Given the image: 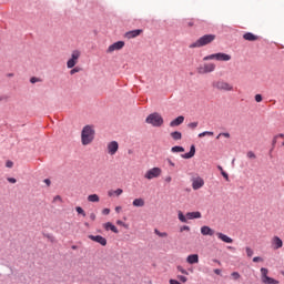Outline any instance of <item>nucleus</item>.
<instances>
[{
	"label": "nucleus",
	"mask_w": 284,
	"mask_h": 284,
	"mask_svg": "<svg viewBox=\"0 0 284 284\" xmlns=\"http://www.w3.org/2000/svg\"><path fill=\"white\" fill-rule=\"evenodd\" d=\"M97 134V131L92 129V126L87 125L81 131V143L82 145H90L94 141V136Z\"/></svg>",
	"instance_id": "f257e3e1"
},
{
	"label": "nucleus",
	"mask_w": 284,
	"mask_h": 284,
	"mask_svg": "<svg viewBox=\"0 0 284 284\" xmlns=\"http://www.w3.org/2000/svg\"><path fill=\"white\" fill-rule=\"evenodd\" d=\"M216 40V34H204L202 36L199 40L195 42L191 43L189 48L194 49V48H203L205 45H210L213 41Z\"/></svg>",
	"instance_id": "f03ea898"
},
{
	"label": "nucleus",
	"mask_w": 284,
	"mask_h": 284,
	"mask_svg": "<svg viewBox=\"0 0 284 284\" xmlns=\"http://www.w3.org/2000/svg\"><path fill=\"white\" fill-rule=\"evenodd\" d=\"M145 123H149V125H153V128H161V125H163V116H161L156 112L151 113L146 116Z\"/></svg>",
	"instance_id": "7ed1b4c3"
},
{
	"label": "nucleus",
	"mask_w": 284,
	"mask_h": 284,
	"mask_svg": "<svg viewBox=\"0 0 284 284\" xmlns=\"http://www.w3.org/2000/svg\"><path fill=\"white\" fill-rule=\"evenodd\" d=\"M213 88H215V90H220L221 92H232V90H234V87L231 83L223 80L213 82Z\"/></svg>",
	"instance_id": "20e7f679"
},
{
	"label": "nucleus",
	"mask_w": 284,
	"mask_h": 284,
	"mask_svg": "<svg viewBox=\"0 0 284 284\" xmlns=\"http://www.w3.org/2000/svg\"><path fill=\"white\" fill-rule=\"evenodd\" d=\"M261 272V281L264 284H278V280H275L273 277L267 276L270 274V270H267L266 267H262L260 270Z\"/></svg>",
	"instance_id": "39448f33"
},
{
	"label": "nucleus",
	"mask_w": 284,
	"mask_h": 284,
	"mask_svg": "<svg viewBox=\"0 0 284 284\" xmlns=\"http://www.w3.org/2000/svg\"><path fill=\"white\" fill-rule=\"evenodd\" d=\"M80 58H81V51L73 50L71 53V59H69L67 62V68H69V70H72V68H74V65L79 63Z\"/></svg>",
	"instance_id": "423d86ee"
},
{
	"label": "nucleus",
	"mask_w": 284,
	"mask_h": 284,
	"mask_svg": "<svg viewBox=\"0 0 284 284\" xmlns=\"http://www.w3.org/2000/svg\"><path fill=\"white\" fill-rule=\"evenodd\" d=\"M161 168H153L145 172L144 179H148V181H152V179H159L162 174Z\"/></svg>",
	"instance_id": "0eeeda50"
},
{
	"label": "nucleus",
	"mask_w": 284,
	"mask_h": 284,
	"mask_svg": "<svg viewBox=\"0 0 284 284\" xmlns=\"http://www.w3.org/2000/svg\"><path fill=\"white\" fill-rule=\"evenodd\" d=\"M216 70V64L214 63H205L203 67L197 69L199 74H207L210 72H214Z\"/></svg>",
	"instance_id": "6e6552de"
},
{
	"label": "nucleus",
	"mask_w": 284,
	"mask_h": 284,
	"mask_svg": "<svg viewBox=\"0 0 284 284\" xmlns=\"http://www.w3.org/2000/svg\"><path fill=\"white\" fill-rule=\"evenodd\" d=\"M106 150H108V154H110V156H114V154H116V152H119V142L111 141L106 145Z\"/></svg>",
	"instance_id": "1a4fd4ad"
},
{
	"label": "nucleus",
	"mask_w": 284,
	"mask_h": 284,
	"mask_svg": "<svg viewBox=\"0 0 284 284\" xmlns=\"http://www.w3.org/2000/svg\"><path fill=\"white\" fill-rule=\"evenodd\" d=\"M124 47H125V42L124 41H118V42L109 45L106 52L109 54H112V52H115L116 50H123Z\"/></svg>",
	"instance_id": "9d476101"
},
{
	"label": "nucleus",
	"mask_w": 284,
	"mask_h": 284,
	"mask_svg": "<svg viewBox=\"0 0 284 284\" xmlns=\"http://www.w3.org/2000/svg\"><path fill=\"white\" fill-rule=\"evenodd\" d=\"M203 185H205V181L203 180V178L197 176V178L192 179L193 190H201V187H203Z\"/></svg>",
	"instance_id": "9b49d317"
},
{
	"label": "nucleus",
	"mask_w": 284,
	"mask_h": 284,
	"mask_svg": "<svg viewBox=\"0 0 284 284\" xmlns=\"http://www.w3.org/2000/svg\"><path fill=\"white\" fill-rule=\"evenodd\" d=\"M90 241H93L94 243H99L103 247L108 245V240L101 235H89Z\"/></svg>",
	"instance_id": "f8f14e48"
},
{
	"label": "nucleus",
	"mask_w": 284,
	"mask_h": 284,
	"mask_svg": "<svg viewBox=\"0 0 284 284\" xmlns=\"http://www.w3.org/2000/svg\"><path fill=\"white\" fill-rule=\"evenodd\" d=\"M271 245L274 250H281V247H283V240L275 235L271 240Z\"/></svg>",
	"instance_id": "ddd939ff"
},
{
	"label": "nucleus",
	"mask_w": 284,
	"mask_h": 284,
	"mask_svg": "<svg viewBox=\"0 0 284 284\" xmlns=\"http://www.w3.org/2000/svg\"><path fill=\"white\" fill-rule=\"evenodd\" d=\"M140 34H143V30L142 29H135L132 31H128L124 37L125 39H136V37H140Z\"/></svg>",
	"instance_id": "4468645a"
},
{
	"label": "nucleus",
	"mask_w": 284,
	"mask_h": 284,
	"mask_svg": "<svg viewBox=\"0 0 284 284\" xmlns=\"http://www.w3.org/2000/svg\"><path fill=\"white\" fill-rule=\"evenodd\" d=\"M183 121H185V116L180 115L170 122V128H178V125H181Z\"/></svg>",
	"instance_id": "2eb2a0df"
},
{
	"label": "nucleus",
	"mask_w": 284,
	"mask_h": 284,
	"mask_svg": "<svg viewBox=\"0 0 284 284\" xmlns=\"http://www.w3.org/2000/svg\"><path fill=\"white\" fill-rule=\"evenodd\" d=\"M103 227L106 232H113L114 234H119V229H116L114 226V224H112V222H106L103 224Z\"/></svg>",
	"instance_id": "dca6fc26"
},
{
	"label": "nucleus",
	"mask_w": 284,
	"mask_h": 284,
	"mask_svg": "<svg viewBox=\"0 0 284 284\" xmlns=\"http://www.w3.org/2000/svg\"><path fill=\"white\" fill-rule=\"evenodd\" d=\"M201 234L203 236H214V230H212L210 226H202Z\"/></svg>",
	"instance_id": "f3484780"
},
{
	"label": "nucleus",
	"mask_w": 284,
	"mask_h": 284,
	"mask_svg": "<svg viewBox=\"0 0 284 284\" xmlns=\"http://www.w3.org/2000/svg\"><path fill=\"white\" fill-rule=\"evenodd\" d=\"M243 39L245 41H258V36L252 33V32H246L243 34Z\"/></svg>",
	"instance_id": "a211bd4d"
},
{
	"label": "nucleus",
	"mask_w": 284,
	"mask_h": 284,
	"mask_svg": "<svg viewBox=\"0 0 284 284\" xmlns=\"http://www.w3.org/2000/svg\"><path fill=\"white\" fill-rule=\"evenodd\" d=\"M217 239H220V241H223V243H234V240H232V237L223 234V233H216Z\"/></svg>",
	"instance_id": "6ab92c4d"
},
{
	"label": "nucleus",
	"mask_w": 284,
	"mask_h": 284,
	"mask_svg": "<svg viewBox=\"0 0 284 284\" xmlns=\"http://www.w3.org/2000/svg\"><path fill=\"white\" fill-rule=\"evenodd\" d=\"M186 263H189L190 265H194L196 263H199V254H191L186 257Z\"/></svg>",
	"instance_id": "aec40b11"
},
{
	"label": "nucleus",
	"mask_w": 284,
	"mask_h": 284,
	"mask_svg": "<svg viewBox=\"0 0 284 284\" xmlns=\"http://www.w3.org/2000/svg\"><path fill=\"white\" fill-rule=\"evenodd\" d=\"M232 55L227 53H216V61H231Z\"/></svg>",
	"instance_id": "412c9836"
},
{
	"label": "nucleus",
	"mask_w": 284,
	"mask_h": 284,
	"mask_svg": "<svg viewBox=\"0 0 284 284\" xmlns=\"http://www.w3.org/2000/svg\"><path fill=\"white\" fill-rule=\"evenodd\" d=\"M194 154H196V146L191 145L190 152L182 154V159H192L194 156Z\"/></svg>",
	"instance_id": "4be33fe9"
},
{
	"label": "nucleus",
	"mask_w": 284,
	"mask_h": 284,
	"mask_svg": "<svg viewBox=\"0 0 284 284\" xmlns=\"http://www.w3.org/2000/svg\"><path fill=\"white\" fill-rule=\"evenodd\" d=\"M186 219H189V221H192L194 219H201V212H189L186 213Z\"/></svg>",
	"instance_id": "5701e85b"
},
{
	"label": "nucleus",
	"mask_w": 284,
	"mask_h": 284,
	"mask_svg": "<svg viewBox=\"0 0 284 284\" xmlns=\"http://www.w3.org/2000/svg\"><path fill=\"white\" fill-rule=\"evenodd\" d=\"M144 205H145V200H143L142 197L135 199L133 201L134 207H143Z\"/></svg>",
	"instance_id": "b1692460"
},
{
	"label": "nucleus",
	"mask_w": 284,
	"mask_h": 284,
	"mask_svg": "<svg viewBox=\"0 0 284 284\" xmlns=\"http://www.w3.org/2000/svg\"><path fill=\"white\" fill-rule=\"evenodd\" d=\"M171 138L173 141H181V139H183V134L179 131H174L171 133Z\"/></svg>",
	"instance_id": "393cba45"
},
{
	"label": "nucleus",
	"mask_w": 284,
	"mask_h": 284,
	"mask_svg": "<svg viewBox=\"0 0 284 284\" xmlns=\"http://www.w3.org/2000/svg\"><path fill=\"white\" fill-rule=\"evenodd\" d=\"M88 201H89V203H99L100 197L98 194H91L88 196Z\"/></svg>",
	"instance_id": "a878e982"
},
{
	"label": "nucleus",
	"mask_w": 284,
	"mask_h": 284,
	"mask_svg": "<svg viewBox=\"0 0 284 284\" xmlns=\"http://www.w3.org/2000/svg\"><path fill=\"white\" fill-rule=\"evenodd\" d=\"M113 194H115V196H121V194H123V190L122 189H116L115 191H109L108 192V196H112Z\"/></svg>",
	"instance_id": "bb28decb"
},
{
	"label": "nucleus",
	"mask_w": 284,
	"mask_h": 284,
	"mask_svg": "<svg viewBox=\"0 0 284 284\" xmlns=\"http://www.w3.org/2000/svg\"><path fill=\"white\" fill-rule=\"evenodd\" d=\"M154 234H156V236H160V239H168V233L161 232L158 229L154 230Z\"/></svg>",
	"instance_id": "cd10ccee"
},
{
	"label": "nucleus",
	"mask_w": 284,
	"mask_h": 284,
	"mask_svg": "<svg viewBox=\"0 0 284 284\" xmlns=\"http://www.w3.org/2000/svg\"><path fill=\"white\" fill-rule=\"evenodd\" d=\"M178 219L179 221H181V223H187V217H185V215H183V212L179 211L178 213Z\"/></svg>",
	"instance_id": "c85d7f7f"
},
{
	"label": "nucleus",
	"mask_w": 284,
	"mask_h": 284,
	"mask_svg": "<svg viewBox=\"0 0 284 284\" xmlns=\"http://www.w3.org/2000/svg\"><path fill=\"white\" fill-rule=\"evenodd\" d=\"M212 60L216 61V53H213L203 58V61H212Z\"/></svg>",
	"instance_id": "c756f323"
},
{
	"label": "nucleus",
	"mask_w": 284,
	"mask_h": 284,
	"mask_svg": "<svg viewBox=\"0 0 284 284\" xmlns=\"http://www.w3.org/2000/svg\"><path fill=\"white\" fill-rule=\"evenodd\" d=\"M171 152H174V153H176V152H185V149L183 146H173L171 149Z\"/></svg>",
	"instance_id": "7c9ffc66"
},
{
	"label": "nucleus",
	"mask_w": 284,
	"mask_h": 284,
	"mask_svg": "<svg viewBox=\"0 0 284 284\" xmlns=\"http://www.w3.org/2000/svg\"><path fill=\"white\" fill-rule=\"evenodd\" d=\"M52 203H63V197H61V195H55Z\"/></svg>",
	"instance_id": "2f4dec72"
},
{
	"label": "nucleus",
	"mask_w": 284,
	"mask_h": 284,
	"mask_svg": "<svg viewBox=\"0 0 284 284\" xmlns=\"http://www.w3.org/2000/svg\"><path fill=\"white\" fill-rule=\"evenodd\" d=\"M187 128L191 130H196V128H199V122H191L187 124Z\"/></svg>",
	"instance_id": "473e14b6"
},
{
	"label": "nucleus",
	"mask_w": 284,
	"mask_h": 284,
	"mask_svg": "<svg viewBox=\"0 0 284 284\" xmlns=\"http://www.w3.org/2000/svg\"><path fill=\"white\" fill-rule=\"evenodd\" d=\"M75 211L78 212V214L85 216V211L81 206H77Z\"/></svg>",
	"instance_id": "72a5a7b5"
},
{
	"label": "nucleus",
	"mask_w": 284,
	"mask_h": 284,
	"mask_svg": "<svg viewBox=\"0 0 284 284\" xmlns=\"http://www.w3.org/2000/svg\"><path fill=\"white\" fill-rule=\"evenodd\" d=\"M231 276L234 278V281H239V278H241V274L239 272H233Z\"/></svg>",
	"instance_id": "f704fd0d"
},
{
	"label": "nucleus",
	"mask_w": 284,
	"mask_h": 284,
	"mask_svg": "<svg viewBox=\"0 0 284 284\" xmlns=\"http://www.w3.org/2000/svg\"><path fill=\"white\" fill-rule=\"evenodd\" d=\"M246 254L248 257L254 256V251L251 247H246Z\"/></svg>",
	"instance_id": "c9c22d12"
},
{
	"label": "nucleus",
	"mask_w": 284,
	"mask_h": 284,
	"mask_svg": "<svg viewBox=\"0 0 284 284\" xmlns=\"http://www.w3.org/2000/svg\"><path fill=\"white\" fill-rule=\"evenodd\" d=\"M178 280L181 281V283H187V277L183 275H178Z\"/></svg>",
	"instance_id": "e433bc0d"
},
{
	"label": "nucleus",
	"mask_w": 284,
	"mask_h": 284,
	"mask_svg": "<svg viewBox=\"0 0 284 284\" xmlns=\"http://www.w3.org/2000/svg\"><path fill=\"white\" fill-rule=\"evenodd\" d=\"M178 271L181 272V274H185V276H187V274H190L185 271V268H183V266H178Z\"/></svg>",
	"instance_id": "4c0bfd02"
},
{
	"label": "nucleus",
	"mask_w": 284,
	"mask_h": 284,
	"mask_svg": "<svg viewBox=\"0 0 284 284\" xmlns=\"http://www.w3.org/2000/svg\"><path fill=\"white\" fill-rule=\"evenodd\" d=\"M246 156L247 159H256V154H254L252 151H248Z\"/></svg>",
	"instance_id": "58836bf2"
},
{
	"label": "nucleus",
	"mask_w": 284,
	"mask_h": 284,
	"mask_svg": "<svg viewBox=\"0 0 284 284\" xmlns=\"http://www.w3.org/2000/svg\"><path fill=\"white\" fill-rule=\"evenodd\" d=\"M77 72H81V69H80L79 67L73 68V69L70 71V74H77Z\"/></svg>",
	"instance_id": "ea45409f"
},
{
	"label": "nucleus",
	"mask_w": 284,
	"mask_h": 284,
	"mask_svg": "<svg viewBox=\"0 0 284 284\" xmlns=\"http://www.w3.org/2000/svg\"><path fill=\"white\" fill-rule=\"evenodd\" d=\"M255 101H256V103H261V101H263V95L256 94L255 95Z\"/></svg>",
	"instance_id": "a19ab883"
},
{
	"label": "nucleus",
	"mask_w": 284,
	"mask_h": 284,
	"mask_svg": "<svg viewBox=\"0 0 284 284\" xmlns=\"http://www.w3.org/2000/svg\"><path fill=\"white\" fill-rule=\"evenodd\" d=\"M253 263H263V257H258V256L254 257Z\"/></svg>",
	"instance_id": "79ce46f5"
},
{
	"label": "nucleus",
	"mask_w": 284,
	"mask_h": 284,
	"mask_svg": "<svg viewBox=\"0 0 284 284\" xmlns=\"http://www.w3.org/2000/svg\"><path fill=\"white\" fill-rule=\"evenodd\" d=\"M221 174L225 179V181H230V175H227L225 171H222Z\"/></svg>",
	"instance_id": "37998d69"
},
{
	"label": "nucleus",
	"mask_w": 284,
	"mask_h": 284,
	"mask_svg": "<svg viewBox=\"0 0 284 284\" xmlns=\"http://www.w3.org/2000/svg\"><path fill=\"white\" fill-rule=\"evenodd\" d=\"M180 232H190V226L184 225L180 229Z\"/></svg>",
	"instance_id": "c03bdc74"
},
{
	"label": "nucleus",
	"mask_w": 284,
	"mask_h": 284,
	"mask_svg": "<svg viewBox=\"0 0 284 284\" xmlns=\"http://www.w3.org/2000/svg\"><path fill=\"white\" fill-rule=\"evenodd\" d=\"M221 136H225V139H230V133H220L216 139H221Z\"/></svg>",
	"instance_id": "a18cd8bd"
},
{
	"label": "nucleus",
	"mask_w": 284,
	"mask_h": 284,
	"mask_svg": "<svg viewBox=\"0 0 284 284\" xmlns=\"http://www.w3.org/2000/svg\"><path fill=\"white\" fill-rule=\"evenodd\" d=\"M116 225H122V227H128V224H125L123 221L118 220Z\"/></svg>",
	"instance_id": "49530a36"
},
{
	"label": "nucleus",
	"mask_w": 284,
	"mask_h": 284,
	"mask_svg": "<svg viewBox=\"0 0 284 284\" xmlns=\"http://www.w3.org/2000/svg\"><path fill=\"white\" fill-rule=\"evenodd\" d=\"M186 26H187V28L194 27V20H189V21L186 22Z\"/></svg>",
	"instance_id": "de8ad7c7"
},
{
	"label": "nucleus",
	"mask_w": 284,
	"mask_h": 284,
	"mask_svg": "<svg viewBox=\"0 0 284 284\" xmlns=\"http://www.w3.org/2000/svg\"><path fill=\"white\" fill-rule=\"evenodd\" d=\"M204 134L206 136H214V132H212V131H204Z\"/></svg>",
	"instance_id": "09e8293b"
},
{
	"label": "nucleus",
	"mask_w": 284,
	"mask_h": 284,
	"mask_svg": "<svg viewBox=\"0 0 284 284\" xmlns=\"http://www.w3.org/2000/svg\"><path fill=\"white\" fill-rule=\"evenodd\" d=\"M102 214H104L105 216H108V214H110V209H103V210H102Z\"/></svg>",
	"instance_id": "8fccbe9b"
},
{
	"label": "nucleus",
	"mask_w": 284,
	"mask_h": 284,
	"mask_svg": "<svg viewBox=\"0 0 284 284\" xmlns=\"http://www.w3.org/2000/svg\"><path fill=\"white\" fill-rule=\"evenodd\" d=\"M9 183H17V179L14 178H8Z\"/></svg>",
	"instance_id": "3c124183"
},
{
	"label": "nucleus",
	"mask_w": 284,
	"mask_h": 284,
	"mask_svg": "<svg viewBox=\"0 0 284 284\" xmlns=\"http://www.w3.org/2000/svg\"><path fill=\"white\" fill-rule=\"evenodd\" d=\"M38 81H39V78H31V79H30V82H31V83H37Z\"/></svg>",
	"instance_id": "603ef678"
},
{
	"label": "nucleus",
	"mask_w": 284,
	"mask_h": 284,
	"mask_svg": "<svg viewBox=\"0 0 284 284\" xmlns=\"http://www.w3.org/2000/svg\"><path fill=\"white\" fill-rule=\"evenodd\" d=\"M165 182H166V183H172V176H166V178H165Z\"/></svg>",
	"instance_id": "864d4df0"
},
{
	"label": "nucleus",
	"mask_w": 284,
	"mask_h": 284,
	"mask_svg": "<svg viewBox=\"0 0 284 284\" xmlns=\"http://www.w3.org/2000/svg\"><path fill=\"white\" fill-rule=\"evenodd\" d=\"M90 219H91V221H95L97 215H95L94 213H91V214H90Z\"/></svg>",
	"instance_id": "5fc2aeb1"
},
{
	"label": "nucleus",
	"mask_w": 284,
	"mask_h": 284,
	"mask_svg": "<svg viewBox=\"0 0 284 284\" xmlns=\"http://www.w3.org/2000/svg\"><path fill=\"white\" fill-rule=\"evenodd\" d=\"M214 274H216L217 276L221 275V270L220 268H215L214 270Z\"/></svg>",
	"instance_id": "6e6d98bb"
},
{
	"label": "nucleus",
	"mask_w": 284,
	"mask_h": 284,
	"mask_svg": "<svg viewBox=\"0 0 284 284\" xmlns=\"http://www.w3.org/2000/svg\"><path fill=\"white\" fill-rule=\"evenodd\" d=\"M44 183H45V185H48V187H50V184H51L50 179H45Z\"/></svg>",
	"instance_id": "4d7b16f0"
},
{
	"label": "nucleus",
	"mask_w": 284,
	"mask_h": 284,
	"mask_svg": "<svg viewBox=\"0 0 284 284\" xmlns=\"http://www.w3.org/2000/svg\"><path fill=\"white\" fill-rule=\"evenodd\" d=\"M12 165H14V163H12V161H8V162H7V166H8V168H12Z\"/></svg>",
	"instance_id": "13d9d810"
},
{
	"label": "nucleus",
	"mask_w": 284,
	"mask_h": 284,
	"mask_svg": "<svg viewBox=\"0 0 284 284\" xmlns=\"http://www.w3.org/2000/svg\"><path fill=\"white\" fill-rule=\"evenodd\" d=\"M168 163H169V165H171V168H174V162H172V160H168Z\"/></svg>",
	"instance_id": "bf43d9fd"
},
{
	"label": "nucleus",
	"mask_w": 284,
	"mask_h": 284,
	"mask_svg": "<svg viewBox=\"0 0 284 284\" xmlns=\"http://www.w3.org/2000/svg\"><path fill=\"white\" fill-rule=\"evenodd\" d=\"M122 207L121 206H116L115 207V212L119 214V212H121Z\"/></svg>",
	"instance_id": "052dcab7"
},
{
	"label": "nucleus",
	"mask_w": 284,
	"mask_h": 284,
	"mask_svg": "<svg viewBox=\"0 0 284 284\" xmlns=\"http://www.w3.org/2000/svg\"><path fill=\"white\" fill-rule=\"evenodd\" d=\"M203 136H206V135H205V131L199 134V138H200V139H203Z\"/></svg>",
	"instance_id": "680f3d73"
},
{
	"label": "nucleus",
	"mask_w": 284,
	"mask_h": 284,
	"mask_svg": "<svg viewBox=\"0 0 284 284\" xmlns=\"http://www.w3.org/2000/svg\"><path fill=\"white\" fill-rule=\"evenodd\" d=\"M217 170H220V172L222 173L223 172V166L219 165Z\"/></svg>",
	"instance_id": "e2e57ef3"
},
{
	"label": "nucleus",
	"mask_w": 284,
	"mask_h": 284,
	"mask_svg": "<svg viewBox=\"0 0 284 284\" xmlns=\"http://www.w3.org/2000/svg\"><path fill=\"white\" fill-rule=\"evenodd\" d=\"M278 136H275L274 138V140H273V145H276V139H277Z\"/></svg>",
	"instance_id": "0e129e2a"
},
{
	"label": "nucleus",
	"mask_w": 284,
	"mask_h": 284,
	"mask_svg": "<svg viewBox=\"0 0 284 284\" xmlns=\"http://www.w3.org/2000/svg\"><path fill=\"white\" fill-rule=\"evenodd\" d=\"M277 136H280L281 139H283V136H284V135H283V133H281V134H280V135H277Z\"/></svg>",
	"instance_id": "69168bd1"
},
{
	"label": "nucleus",
	"mask_w": 284,
	"mask_h": 284,
	"mask_svg": "<svg viewBox=\"0 0 284 284\" xmlns=\"http://www.w3.org/2000/svg\"><path fill=\"white\" fill-rule=\"evenodd\" d=\"M227 248H229V250H234V247H232V246H229Z\"/></svg>",
	"instance_id": "338daca9"
},
{
	"label": "nucleus",
	"mask_w": 284,
	"mask_h": 284,
	"mask_svg": "<svg viewBox=\"0 0 284 284\" xmlns=\"http://www.w3.org/2000/svg\"><path fill=\"white\" fill-rule=\"evenodd\" d=\"M282 145L284 146V142L282 143Z\"/></svg>",
	"instance_id": "774afa93"
}]
</instances>
